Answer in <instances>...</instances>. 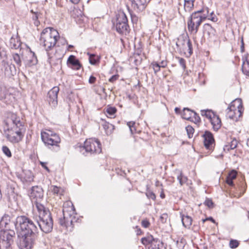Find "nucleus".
I'll list each match as a JSON object with an SVG mask.
<instances>
[{
    "instance_id": "obj_1",
    "label": "nucleus",
    "mask_w": 249,
    "mask_h": 249,
    "mask_svg": "<svg viewBox=\"0 0 249 249\" xmlns=\"http://www.w3.org/2000/svg\"><path fill=\"white\" fill-rule=\"evenodd\" d=\"M16 226L23 232L19 239L20 249H31L36 237L38 227L32 219L25 216H19L16 219Z\"/></svg>"
},
{
    "instance_id": "obj_2",
    "label": "nucleus",
    "mask_w": 249,
    "mask_h": 249,
    "mask_svg": "<svg viewBox=\"0 0 249 249\" xmlns=\"http://www.w3.org/2000/svg\"><path fill=\"white\" fill-rule=\"evenodd\" d=\"M59 38V35L58 32L53 28H46L41 33L40 37V44L43 46L46 51L47 52L50 63L61 58L60 55L54 54L53 56L49 52L50 51L53 50Z\"/></svg>"
},
{
    "instance_id": "obj_3",
    "label": "nucleus",
    "mask_w": 249,
    "mask_h": 249,
    "mask_svg": "<svg viewBox=\"0 0 249 249\" xmlns=\"http://www.w3.org/2000/svg\"><path fill=\"white\" fill-rule=\"evenodd\" d=\"M37 210V213H34L33 216L28 218L32 219L36 227L38 226L43 232H51L53 227V221L50 212L43 205H38Z\"/></svg>"
},
{
    "instance_id": "obj_4",
    "label": "nucleus",
    "mask_w": 249,
    "mask_h": 249,
    "mask_svg": "<svg viewBox=\"0 0 249 249\" xmlns=\"http://www.w3.org/2000/svg\"><path fill=\"white\" fill-rule=\"evenodd\" d=\"M63 218L60 219V225L66 228L68 231L73 230V221L75 219V210L71 201H66L63 207Z\"/></svg>"
},
{
    "instance_id": "obj_5",
    "label": "nucleus",
    "mask_w": 249,
    "mask_h": 249,
    "mask_svg": "<svg viewBox=\"0 0 249 249\" xmlns=\"http://www.w3.org/2000/svg\"><path fill=\"white\" fill-rule=\"evenodd\" d=\"M243 111L242 102L240 99L233 101L227 109L228 117L234 121H237L242 116Z\"/></svg>"
},
{
    "instance_id": "obj_6",
    "label": "nucleus",
    "mask_w": 249,
    "mask_h": 249,
    "mask_svg": "<svg viewBox=\"0 0 249 249\" xmlns=\"http://www.w3.org/2000/svg\"><path fill=\"white\" fill-rule=\"evenodd\" d=\"M41 137L45 145L48 148H51L53 146H55L59 149L61 139L56 133L48 130L47 131L41 132Z\"/></svg>"
},
{
    "instance_id": "obj_7",
    "label": "nucleus",
    "mask_w": 249,
    "mask_h": 249,
    "mask_svg": "<svg viewBox=\"0 0 249 249\" xmlns=\"http://www.w3.org/2000/svg\"><path fill=\"white\" fill-rule=\"evenodd\" d=\"M23 128H4V133L5 138L11 143H16L20 142L24 136L22 130Z\"/></svg>"
},
{
    "instance_id": "obj_8",
    "label": "nucleus",
    "mask_w": 249,
    "mask_h": 249,
    "mask_svg": "<svg viewBox=\"0 0 249 249\" xmlns=\"http://www.w3.org/2000/svg\"><path fill=\"white\" fill-rule=\"evenodd\" d=\"M198 13H193L187 21V27L189 33L195 36L198 32L199 27L202 23V17H199Z\"/></svg>"
},
{
    "instance_id": "obj_9",
    "label": "nucleus",
    "mask_w": 249,
    "mask_h": 249,
    "mask_svg": "<svg viewBox=\"0 0 249 249\" xmlns=\"http://www.w3.org/2000/svg\"><path fill=\"white\" fill-rule=\"evenodd\" d=\"M24 121L19 116L16 114L11 113L8 115L4 121V128H23Z\"/></svg>"
},
{
    "instance_id": "obj_10",
    "label": "nucleus",
    "mask_w": 249,
    "mask_h": 249,
    "mask_svg": "<svg viewBox=\"0 0 249 249\" xmlns=\"http://www.w3.org/2000/svg\"><path fill=\"white\" fill-rule=\"evenodd\" d=\"M84 148L88 152L91 154L100 153L102 151L101 143L96 139H89L84 143Z\"/></svg>"
},
{
    "instance_id": "obj_11",
    "label": "nucleus",
    "mask_w": 249,
    "mask_h": 249,
    "mask_svg": "<svg viewBox=\"0 0 249 249\" xmlns=\"http://www.w3.org/2000/svg\"><path fill=\"white\" fill-rule=\"evenodd\" d=\"M29 196L32 202L36 204V208L38 205H42L41 202L43 198V190L40 187L33 186Z\"/></svg>"
},
{
    "instance_id": "obj_12",
    "label": "nucleus",
    "mask_w": 249,
    "mask_h": 249,
    "mask_svg": "<svg viewBox=\"0 0 249 249\" xmlns=\"http://www.w3.org/2000/svg\"><path fill=\"white\" fill-rule=\"evenodd\" d=\"M128 28L127 18L126 15L124 13L119 14L116 19V31L120 34H124L127 32Z\"/></svg>"
},
{
    "instance_id": "obj_13",
    "label": "nucleus",
    "mask_w": 249,
    "mask_h": 249,
    "mask_svg": "<svg viewBox=\"0 0 249 249\" xmlns=\"http://www.w3.org/2000/svg\"><path fill=\"white\" fill-rule=\"evenodd\" d=\"M22 60L26 67H31L37 63V59L34 52L30 49L27 50L22 54Z\"/></svg>"
},
{
    "instance_id": "obj_14",
    "label": "nucleus",
    "mask_w": 249,
    "mask_h": 249,
    "mask_svg": "<svg viewBox=\"0 0 249 249\" xmlns=\"http://www.w3.org/2000/svg\"><path fill=\"white\" fill-rule=\"evenodd\" d=\"M59 91L58 87H54L48 93L47 100L49 104L52 107L57 105V95Z\"/></svg>"
},
{
    "instance_id": "obj_15",
    "label": "nucleus",
    "mask_w": 249,
    "mask_h": 249,
    "mask_svg": "<svg viewBox=\"0 0 249 249\" xmlns=\"http://www.w3.org/2000/svg\"><path fill=\"white\" fill-rule=\"evenodd\" d=\"M1 65L2 66L1 71L4 72L5 76L10 77L15 74L16 71L14 65L9 64L7 61L4 60L1 61Z\"/></svg>"
},
{
    "instance_id": "obj_16",
    "label": "nucleus",
    "mask_w": 249,
    "mask_h": 249,
    "mask_svg": "<svg viewBox=\"0 0 249 249\" xmlns=\"http://www.w3.org/2000/svg\"><path fill=\"white\" fill-rule=\"evenodd\" d=\"M204 144L207 149L212 150L214 145V140L213 134L209 131H206L203 135Z\"/></svg>"
},
{
    "instance_id": "obj_17",
    "label": "nucleus",
    "mask_w": 249,
    "mask_h": 249,
    "mask_svg": "<svg viewBox=\"0 0 249 249\" xmlns=\"http://www.w3.org/2000/svg\"><path fill=\"white\" fill-rule=\"evenodd\" d=\"M67 64L71 68L76 70H79L81 67L79 60L73 55H71L69 57Z\"/></svg>"
},
{
    "instance_id": "obj_18",
    "label": "nucleus",
    "mask_w": 249,
    "mask_h": 249,
    "mask_svg": "<svg viewBox=\"0 0 249 249\" xmlns=\"http://www.w3.org/2000/svg\"><path fill=\"white\" fill-rule=\"evenodd\" d=\"M209 121L211 122L213 129L216 131L219 129L221 126V122L219 116L214 114Z\"/></svg>"
},
{
    "instance_id": "obj_19",
    "label": "nucleus",
    "mask_w": 249,
    "mask_h": 249,
    "mask_svg": "<svg viewBox=\"0 0 249 249\" xmlns=\"http://www.w3.org/2000/svg\"><path fill=\"white\" fill-rule=\"evenodd\" d=\"M0 238L6 242L7 245H9L12 240V236L7 231L1 230L0 231Z\"/></svg>"
},
{
    "instance_id": "obj_20",
    "label": "nucleus",
    "mask_w": 249,
    "mask_h": 249,
    "mask_svg": "<svg viewBox=\"0 0 249 249\" xmlns=\"http://www.w3.org/2000/svg\"><path fill=\"white\" fill-rule=\"evenodd\" d=\"M195 114V111L188 108H184L181 112L182 117L187 120L193 121V115Z\"/></svg>"
},
{
    "instance_id": "obj_21",
    "label": "nucleus",
    "mask_w": 249,
    "mask_h": 249,
    "mask_svg": "<svg viewBox=\"0 0 249 249\" xmlns=\"http://www.w3.org/2000/svg\"><path fill=\"white\" fill-rule=\"evenodd\" d=\"M148 249H165V248L162 242L158 239H156L148 247Z\"/></svg>"
},
{
    "instance_id": "obj_22",
    "label": "nucleus",
    "mask_w": 249,
    "mask_h": 249,
    "mask_svg": "<svg viewBox=\"0 0 249 249\" xmlns=\"http://www.w3.org/2000/svg\"><path fill=\"white\" fill-rule=\"evenodd\" d=\"M180 214L183 225L186 228H190L192 224V218L188 215H185L182 213Z\"/></svg>"
},
{
    "instance_id": "obj_23",
    "label": "nucleus",
    "mask_w": 249,
    "mask_h": 249,
    "mask_svg": "<svg viewBox=\"0 0 249 249\" xmlns=\"http://www.w3.org/2000/svg\"><path fill=\"white\" fill-rule=\"evenodd\" d=\"M102 126L107 135L111 134L115 129V127L113 124L106 121H104Z\"/></svg>"
},
{
    "instance_id": "obj_24",
    "label": "nucleus",
    "mask_w": 249,
    "mask_h": 249,
    "mask_svg": "<svg viewBox=\"0 0 249 249\" xmlns=\"http://www.w3.org/2000/svg\"><path fill=\"white\" fill-rule=\"evenodd\" d=\"M237 176V172L235 170H232L230 172L226 178V183L230 186L234 185L233 180L235 179Z\"/></svg>"
},
{
    "instance_id": "obj_25",
    "label": "nucleus",
    "mask_w": 249,
    "mask_h": 249,
    "mask_svg": "<svg viewBox=\"0 0 249 249\" xmlns=\"http://www.w3.org/2000/svg\"><path fill=\"white\" fill-rule=\"evenodd\" d=\"M10 220V216L8 214H4L0 221V228H6L7 225L9 224Z\"/></svg>"
},
{
    "instance_id": "obj_26",
    "label": "nucleus",
    "mask_w": 249,
    "mask_h": 249,
    "mask_svg": "<svg viewBox=\"0 0 249 249\" xmlns=\"http://www.w3.org/2000/svg\"><path fill=\"white\" fill-rule=\"evenodd\" d=\"M10 46L14 49H18L21 45V42L18 38L11 37L10 39Z\"/></svg>"
},
{
    "instance_id": "obj_27",
    "label": "nucleus",
    "mask_w": 249,
    "mask_h": 249,
    "mask_svg": "<svg viewBox=\"0 0 249 249\" xmlns=\"http://www.w3.org/2000/svg\"><path fill=\"white\" fill-rule=\"evenodd\" d=\"M195 0H184V9L185 12H190L194 7V2Z\"/></svg>"
},
{
    "instance_id": "obj_28",
    "label": "nucleus",
    "mask_w": 249,
    "mask_h": 249,
    "mask_svg": "<svg viewBox=\"0 0 249 249\" xmlns=\"http://www.w3.org/2000/svg\"><path fill=\"white\" fill-rule=\"evenodd\" d=\"M194 13H198V16L199 17H202L203 18L201 19L202 21H204L206 18L210 19L209 18V16H208L209 11L207 9H202L201 10L195 12Z\"/></svg>"
},
{
    "instance_id": "obj_29",
    "label": "nucleus",
    "mask_w": 249,
    "mask_h": 249,
    "mask_svg": "<svg viewBox=\"0 0 249 249\" xmlns=\"http://www.w3.org/2000/svg\"><path fill=\"white\" fill-rule=\"evenodd\" d=\"M156 239H154L152 235L147 236V237L142 238L141 239L142 243L145 246L148 245H151L152 242L155 241Z\"/></svg>"
},
{
    "instance_id": "obj_30",
    "label": "nucleus",
    "mask_w": 249,
    "mask_h": 249,
    "mask_svg": "<svg viewBox=\"0 0 249 249\" xmlns=\"http://www.w3.org/2000/svg\"><path fill=\"white\" fill-rule=\"evenodd\" d=\"M242 69L245 74L249 76V60L246 59L243 61Z\"/></svg>"
},
{
    "instance_id": "obj_31",
    "label": "nucleus",
    "mask_w": 249,
    "mask_h": 249,
    "mask_svg": "<svg viewBox=\"0 0 249 249\" xmlns=\"http://www.w3.org/2000/svg\"><path fill=\"white\" fill-rule=\"evenodd\" d=\"M204 33L209 36L213 34L214 32V29L209 24H205L203 26Z\"/></svg>"
},
{
    "instance_id": "obj_32",
    "label": "nucleus",
    "mask_w": 249,
    "mask_h": 249,
    "mask_svg": "<svg viewBox=\"0 0 249 249\" xmlns=\"http://www.w3.org/2000/svg\"><path fill=\"white\" fill-rule=\"evenodd\" d=\"M201 115L205 116L209 120L212 119V117L214 115V113L211 110H201Z\"/></svg>"
},
{
    "instance_id": "obj_33",
    "label": "nucleus",
    "mask_w": 249,
    "mask_h": 249,
    "mask_svg": "<svg viewBox=\"0 0 249 249\" xmlns=\"http://www.w3.org/2000/svg\"><path fill=\"white\" fill-rule=\"evenodd\" d=\"M237 145V142L236 140H232L230 143L226 145L224 147L225 151H230V150L234 149Z\"/></svg>"
},
{
    "instance_id": "obj_34",
    "label": "nucleus",
    "mask_w": 249,
    "mask_h": 249,
    "mask_svg": "<svg viewBox=\"0 0 249 249\" xmlns=\"http://www.w3.org/2000/svg\"><path fill=\"white\" fill-rule=\"evenodd\" d=\"M52 187V192L54 194L60 196L63 195L64 190L62 188L58 187L56 186H53Z\"/></svg>"
},
{
    "instance_id": "obj_35",
    "label": "nucleus",
    "mask_w": 249,
    "mask_h": 249,
    "mask_svg": "<svg viewBox=\"0 0 249 249\" xmlns=\"http://www.w3.org/2000/svg\"><path fill=\"white\" fill-rule=\"evenodd\" d=\"M177 178L178 180L180 185H183L187 180V178L185 176H183L182 173H180L179 175L178 176Z\"/></svg>"
},
{
    "instance_id": "obj_36",
    "label": "nucleus",
    "mask_w": 249,
    "mask_h": 249,
    "mask_svg": "<svg viewBox=\"0 0 249 249\" xmlns=\"http://www.w3.org/2000/svg\"><path fill=\"white\" fill-rule=\"evenodd\" d=\"M13 58L15 63L18 66H20L21 65V61L19 55L18 53H14L13 54Z\"/></svg>"
},
{
    "instance_id": "obj_37",
    "label": "nucleus",
    "mask_w": 249,
    "mask_h": 249,
    "mask_svg": "<svg viewBox=\"0 0 249 249\" xmlns=\"http://www.w3.org/2000/svg\"><path fill=\"white\" fill-rule=\"evenodd\" d=\"M186 130L188 137L189 138H192L194 133V129L193 128V127L190 125H188L186 127Z\"/></svg>"
},
{
    "instance_id": "obj_38",
    "label": "nucleus",
    "mask_w": 249,
    "mask_h": 249,
    "mask_svg": "<svg viewBox=\"0 0 249 249\" xmlns=\"http://www.w3.org/2000/svg\"><path fill=\"white\" fill-rule=\"evenodd\" d=\"M151 66L152 67V68L154 70V72L155 73H157L160 71V68L161 67L160 66V65L158 64L157 62H152L151 64Z\"/></svg>"
},
{
    "instance_id": "obj_39",
    "label": "nucleus",
    "mask_w": 249,
    "mask_h": 249,
    "mask_svg": "<svg viewBox=\"0 0 249 249\" xmlns=\"http://www.w3.org/2000/svg\"><path fill=\"white\" fill-rule=\"evenodd\" d=\"M116 111V108L114 107H108L106 110L107 113L108 115L110 116V117L115 114Z\"/></svg>"
},
{
    "instance_id": "obj_40",
    "label": "nucleus",
    "mask_w": 249,
    "mask_h": 249,
    "mask_svg": "<svg viewBox=\"0 0 249 249\" xmlns=\"http://www.w3.org/2000/svg\"><path fill=\"white\" fill-rule=\"evenodd\" d=\"M128 126L129 127L130 131L132 134H133L136 131V128L135 127V122H129L127 123Z\"/></svg>"
},
{
    "instance_id": "obj_41",
    "label": "nucleus",
    "mask_w": 249,
    "mask_h": 249,
    "mask_svg": "<svg viewBox=\"0 0 249 249\" xmlns=\"http://www.w3.org/2000/svg\"><path fill=\"white\" fill-rule=\"evenodd\" d=\"M3 152L8 157H11V153L10 149L6 146H3L2 148Z\"/></svg>"
},
{
    "instance_id": "obj_42",
    "label": "nucleus",
    "mask_w": 249,
    "mask_h": 249,
    "mask_svg": "<svg viewBox=\"0 0 249 249\" xmlns=\"http://www.w3.org/2000/svg\"><path fill=\"white\" fill-rule=\"evenodd\" d=\"M230 247L231 249H235L239 245V243L237 240H231L230 242Z\"/></svg>"
},
{
    "instance_id": "obj_43",
    "label": "nucleus",
    "mask_w": 249,
    "mask_h": 249,
    "mask_svg": "<svg viewBox=\"0 0 249 249\" xmlns=\"http://www.w3.org/2000/svg\"><path fill=\"white\" fill-rule=\"evenodd\" d=\"M187 46L188 47V51L189 54L191 55L193 53V46L191 41L190 39H188L187 42Z\"/></svg>"
},
{
    "instance_id": "obj_44",
    "label": "nucleus",
    "mask_w": 249,
    "mask_h": 249,
    "mask_svg": "<svg viewBox=\"0 0 249 249\" xmlns=\"http://www.w3.org/2000/svg\"><path fill=\"white\" fill-rule=\"evenodd\" d=\"M168 218V215L166 213H163L160 216V221L161 223H165Z\"/></svg>"
},
{
    "instance_id": "obj_45",
    "label": "nucleus",
    "mask_w": 249,
    "mask_h": 249,
    "mask_svg": "<svg viewBox=\"0 0 249 249\" xmlns=\"http://www.w3.org/2000/svg\"><path fill=\"white\" fill-rule=\"evenodd\" d=\"M6 95V90L5 89H1L0 91V100L5 98Z\"/></svg>"
},
{
    "instance_id": "obj_46",
    "label": "nucleus",
    "mask_w": 249,
    "mask_h": 249,
    "mask_svg": "<svg viewBox=\"0 0 249 249\" xmlns=\"http://www.w3.org/2000/svg\"><path fill=\"white\" fill-rule=\"evenodd\" d=\"M150 224L149 221L147 219L142 220V225L143 227L145 228H148L150 226Z\"/></svg>"
},
{
    "instance_id": "obj_47",
    "label": "nucleus",
    "mask_w": 249,
    "mask_h": 249,
    "mask_svg": "<svg viewBox=\"0 0 249 249\" xmlns=\"http://www.w3.org/2000/svg\"><path fill=\"white\" fill-rule=\"evenodd\" d=\"M95 55L94 54H90L89 55V60L90 64L94 65L96 63L97 60L94 58Z\"/></svg>"
},
{
    "instance_id": "obj_48",
    "label": "nucleus",
    "mask_w": 249,
    "mask_h": 249,
    "mask_svg": "<svg viewBox=\"0 0 249 249\" xmlns=\"http://www.w3.org/2000/svg\"><path fill=\"white\" fill-rule=\"evenodd\" d=\"M179 60V63L180 66L182 67L183 69L184 70L186 68L185 60L183 58H178Z\"/></svg>"
},
{
    "instance_id": "obj_49",
    "label": "nucleus",
    "mask_w": 249,
    "mask_h": 249,
    "mask_svg": "<svg viewBox=\"0 0 249 249\" xmlns=\"http://www.w3.org/2000/svg\"><path fill=\"white\" fill-rule=\"evenodd\" d=\"M204 204L209 207H211L213 205V202L212 200L209 199H207L205 200Z\"/></svg>"
},
{
    "instance_id": "obj_50",
    "label": "nucleus",
    "mask_w": 249,
    "mask_h": 249,
    "mask_svg": "<svg viewBox=\"0 0 249 249\" xmlns=\"http://www.w3.org/2000/svg\"><path fill=\"white\" fill-rule=\"evenodd\" d=\"M119 77L118 75H114L112 76L109 79V81L110 82H114Z\"/></svg>"
},
{
    "instance_id": "obj_51",
    "label": "nucleus",
    "mask_w": 249,
    "mask_h": 249,
    "mask_svg": "<svg viewBox=\"0 0 249 249\" xmlns=\"http://www.w3.org/2000/svg\"><path fill=\"white\" fill-rule=\"evenodd\" d=\"M96 80V78L95 77L93 76H90L89 80V83L92 84L95 82Z\"/></svg>"
},
{
    "instance_id": "obj_52",
    "label": "nucleus",
    "mask_w": 249,
    "mask_h": 249,
    "mask_svg": "<svg viewBox=\"0 0 249 249\" xmlns=\"http://www.w3.org/2000/svg\"><path fill=\"white\" fill-rule=\"evenodd\" d=\"M195 114L193 115V119H195V121L196 122H199L200 121V117L195 112Z\"/></svg>"
},
{
    "instance_id": "obj_53",
    "label": "nucleus",
    "mask_w": 249,
    "mask_h": 249,
    "mask_svg": "<svg viewBox=\"0 0 249 249\" xmlns=\"http://www.w3.org/2000/svg\"><path fill=\"white\" fill-rule=\"evenodd\" d=\"M40 164L42 166V167L44 168L47 171L49 172L50 170L49 168L46 166V163L43 162H40Z\"/></svg>"
},
{
    "instance_id": "obj_54",
    "label": "nucleus",
    "mask_w": 249,
    "mask_h": 249,
    "mask_svg": "<svg viewBox=\"0 0 249 249\" xmlns=\"http://www.w3.org/2000/svg\"><path fill=\"white\" fill-rule=\"evenodd\" d=\"M148 196L153 200H154L156 198V196L153 193H149Z\"/></svg>"
},
{
    "instance_id": "obj_55",
    "label": "nucleus",
    "mask_w": 249,
    "mask_h": 249,
    "mask_svg": "<svg viewBox=\"0 0 249 249\" xmlns=\"http://www.w3.org/2000/svg\"><path fill=\"white\" fill-rule=\"evenodd\" d=\"M160 65V67L165 68L167 66V62L166 61H162Z\"/></svg>"
},
{
    "instance_id": "obj_56",
    "label": "nucleus",
    "mask_w": 249,
    "mask_h": 249,
    "mask_svg": "<svg viewBox=\"0 0 249 249\" xmlns=\"http://www.w3.org/2000/svg\"><path fill=\"white\" fill-rule=\"evenodd\" d=\"M241 43H242V45H241V50L242 52H243L244 51V41H243V37H242V39H241Z\"/></svg>"
},
{
    "instance_id": "obj_57",
    "label": "nucleus",
    "mask_w": 249,
    "mask_h": 249,
    "mask_svg": "<svg viewBox=\"0 0 249 249\" xmlns=\"http://www.w3.org/2000/svg\"><path fill=\"white\" fill-rule=\"evenodd\" d=\"M71 2L74 4H77L80 0H70Z\"/></svg>"
},
{
    "instance_id": "obj_58",
    "label": "nucleus",
    "mask_w": 249,
    "mask_h": 249,
    "mask_svg": "<svg viewBox=\"0 0 249 249\" xmlns=\"http://www.w3.org/2000/svg\"><path fill=\"white\" fill-rule=\"evenodd\" d=\"M176 113H178L179 111V109L178 107H176L175 109Z\"/></svg>"
},
{
    "instance_id": "obj_59",
    "label": "nucleus",
    "mask_w": 249,
    "mask_h": 249,
    "mask_svg": "<svg viewBox=\"0 0 249 249\" xmlns=\"http://www.w3.org/2000/svg\"><path fill=\"white\" fill-rule=\"evenodd\" d=\"M208 220H211L213 222H214V220L213 219V218L212 217H210V218H208Z\"/></svg>"
},
{
    "instance_id": "obj_60",
    "label": "nucleus",
    "mask_w": 249,
    "mask_h": 249,
    "mask_svg": "<svg viewBox=\"0 0 249 249\" xmlns=\"http://www.w3.org/2000/svg\"><path fill=\"white\" fill-rule=\"evenodd\" d=\"M141 233V230L140 229H139L138 231H137V234H140Z\"/></svg>"
},
{
    "instance_id": "obj_61",
    "label": "nucleus",
    "mask_w": 249,
    "mask_h": 249,
    "mask_svg": "<svg viewBox=\"0 0 249 249\" xmlns=\"http://www.w3.org/2000/svg\"><path fill=\"white\" fill-rule=\"evenodd\" d=\"M73 47V46L72 45H69L68 46V49H71V48H72Z\"/></svg>"
},
{
    "instance_id": "obj_62",
    "label": "nucleus",
    "mask_w": 249,
    "mask_h": 249,
    "mask_svg": "<svg viewBox=\"0 0 249 249\" xmlns=\"http://www.w3.org/2000/svg\"><path fill=\"white\" fill-rule=\"evenodd\" d=\"M247 144L248 145V146H249V138L247 140Z\"/></svg>"
},
{
    "instance_id": "obj_63",
    "label": "nucleus",
    "mask_w": 249,
    "mask_h": 249,
    "mask_svg": "<svg viewBox=\"0 0 249 249\" xmlns=\"http://www.w3.org/2000/svg\"><path fill=\"white\" fill-rule=\"evenodd\" d=\"M160 196L161 197V198H164V194H161L160 195Z\"/></svg>"
},
{
    "instance_id": "obj_64",
    "label": "nucleus",
    "mask_w": 249,
    "mask_h": 249,
    "mask_svg": "<svg viewBox=\"0 0 249 249\" xmlns=\"http://www.w3.org/2000/svg\"><path fill=\"white\" fill-rule=\"evenodd\" d=\"M206 220H208V218L202 220L203 223H204Z\"/></svg>"
}]
</instances>
